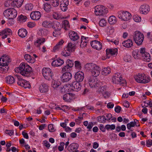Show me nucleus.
<instances>
[{"instance_id":"6","label":"nucleus","mask_w":152,"mask_h":152,"mask_svg":"<svg viewBox=\"0 0 152 152\" xmlns=\"http://www.w3.org/2000/svg\"><path fill=\"white\" fill-rule=\"evenodd\" d=\"M4 15L9 19H13L17 15V11L14 9H9L6 10L4 12Z\"/></svg>"},{"instance_id":"48","label":"nucleus","mask_w":152,"mask_h":152,"mask_svg":"<svg viewBox=\"0 0 152 152\" xmlns=\"http://www.w3.org/2000/svg\"><path fill=\"white\" fill-rule=\"evenodd\" d=\"M61 28L58 29H55L53 32V35L55 37H57L59 36L61 34L60 31Z\"/></svg>"},{"instance_id":"43","label":"nucleus","mask_w":152,"mask_h":152,"mask_svg":"<svg viewBox=\"0 0 152 152\" xmlns=\"http://www.w3.org/2000/svg\"><path fill=\"white\" fill-rule=\"evenodd\" d=\"M27 18L26 16H24L22 15H20L19 16L18 18V20L20 22H25Z\"/></svg>"},{"instance_id":"24","label":"nucleus","mask_w":152,"mask_h":152,"mask_svg":"<svg viewBox=\"0 0 152 152\" xmlns=\"http://www.w3.org/2000/svg\"><path fill=\"white\" fill-rule=\"evenodd\" d=\"M118 49L116 48L107 49L106 50V53L107 55L110 54L111 55H115L118 54Z\"/></svg>"},{"instance_id":"50","label":"nucleus","mask_w":152,"mask_h":152,"mask_svg":"<svg viewBox=\"0 0 152 152\" xmlns=\"http://www.w3.org/2000/svg\"><path fill=\"white\" fill-rule=\"evenodd\" d=\"M66 64L68 66L72 68L74 66V62L72 60L69 59H68L66 62Z\"/></svg>"},{"instance_id":"29","label":"nucleus","mask_w":152,"mask_h":152,"mask_svg":"<svg viewBox=\"0 0 152 152\" xmlns=\"http://www.w3.org/2000/svg\"><path fill=\"white\" fill-rule=\"evenodd\" d=\"M124 46L127 48H130L133 46V42L130 39L124 41L122 43Z\"/></svg>"},{"instance_id":"27","label":"nucleus","mask_w":152,"mask_h":152,"mask_svg":"<svg viewBox=\"0 0 152 152\" xmlns=\"http://www.w3.org/2000/svg\"><path fill=\"white\" fill-rule=\"evenodd\" d=\"M137 122H138V121L137 120H134V122L131 121L130 122V123H128L127 125V129L131 131H132V130H131V127H134L135 126H139V124H138V125H137V124H136Z\"/></svg>"},{"instance_id":"37","label":"nucleus","mask_w":152,"mask_h":152,"mask_svg":"<svg viewBox=\"0 0 152 152\" xmlns=\"http://www.w3.org/2000/svg\"><path fill=\"white\" fill-rule=\"evenodd\" d=\"M108 21L110 24H114L117 22L116 18L115 16L112 15L109 17Z\"/></svg>"},{"instance_id":"39","label":"nucleus","mask_w":152,"mask_h":152,"mask_svg":"<svg viewBox=\"0 0 152 152\" xmlns=\"http://www.w3.org/2000/svg\"><path fill=\"white\" fill-rule=\"evenodd\" d=\"M61 83L55 80H53L52 82L51 86L54 89H56L61 85Z\"/></svg>"},{"instance_id":"17","label":"nucleus","mask_w":152,"mask_h":152,"mask_svg":"<svg viewBox=\"0 0 152 152\" xmlns=\"http://www.w3.org/2000/svg\"><path fill=\"white\" fill-rule=\"evenodd\" d=\"M79 145L77 143H72L70 144L67 147V150L70 152H75L78 151Z\"/></svg>"},{"instance_id":"62","label":"nucleus","mask_w":152,"mask_h":152,"mask_svg":"<svg viewBox=\"0 0 152 152\" xmlns=\"http://www.w3.org/2000/svg\"><path fill=\"white\" fill-rule=\"evenodd\" d=\"M24 83H24L23 85V87H24L25 88H30L31 85L29 82L25 80V82H24Z\"/></svg>"},{"instance_id":"9","label":"nucleus","mask_w":152,"mask_h":152,"mask_svg":"<svg viewBox=\"0 0 152 152\" xmlns=\"http://www.w3.org/2000/svg\"><path fill=\"white\" fill-rule=\"evenodd\" d=\"M131 16V14L127 11L120 12L118 15V18L124 21H127L130 20Z\"/></svg>"},{"instance_id":"26","label":"nucleus","mask_w":152,"mask_h":152,"mask_svg":"<svg viewBox=\"0 0 152 152\" xmlns=\"http://www.w3.org/2000/svg\"><path fill=\"white\" fill-rule=\"evenodd\" d=\"M76 48V46L74 44L70 42L68 43L66 49L68 52H73Z\"/></svg>"},{"instance_id":"56","label":"nucleus","mask_w":152,"mask_h":152,"mask_svg":"<svg viewBox=\"0 0 152 152\" xmlns=\"http://www.w3.org/2000/svg\"><path fill=\"white\" fill-rule=\"evenodd\" d=\"M64 145L65 143L63 142H61L60 143V145L58 147V150L59 151H61L63 150Z\"/></svg>"},{"instance_id":"64","label":"nucleus","mask_w":152,"mask_h":152,"mask_svg":"<svg viewBox=\"0 0 152 152\" xmlns=\"http://www.w3.org/2000/svg\"><path fill=\"white\" fill-rule=\"evenodd\" d=\"M43 144L46 147L48 148H49L50 145L49 143L48 142V141L47 140H45L43 142Z\"/></svg>"},{"instance_id":"14","label":"nucleus","mask_w":152,"mask_h":152,"mask_svg":"<svg viewBox=\"0 0 152 152\" xmlns=\"http://www.w3.org/2000/svg\"><path fill=\"white\" fill-rule=\"evenodd\" d=\"M74 77L76 80L75 81L81 82L84 79V73L81 71H79L75 73Z\"/></svg>"},{"instance_id":"53","label":"nucleus","mask_w":152,"mask_h":152,"mask_svg":"<svg viewBox=\"0 0 152 152\" xmlns=\"http://www.w3.org/2000/svg\"><path fill=\"white\" fill-rule=\"evenodd\" d=\"M51 3L53 6L56 7L59 5V0H51Z\"/></svg>"},{"instance_id":"49","label":"nucleus","mask_w":152,"mask_h":152,"mask_svg":"<svg viewBox=\"0 0 152 152\" xmlns=\"http://www.w3.org/2000/svg\"><path fill=\"white\" fill-rule=\"evenodd\" d=\"M51 7L50 4L46 3L44 5V9L46 12H49L50 10Z\"/></svg>"},{"instance_id":"34","label":"nucleus","mask_w":152,"mask_h":152,"mask_svg":"<svg viewBox=\"0 0 152 152\" xmlns=\"http://www.w3.org/2000/svg\"><path fill=\"white\" fill-rule=\"evenodd\" d=\"M15 77H17V79L18 80V84L19 86L23 87V85L25 83L24 82H25V80L20 78V76L17 75L15 76Z\"/></svg>"},{"instance_id":"18","label":"nucleus","mask_w":152,"mask_h":152,"mask_svg":"<svg viewBox=\"0 0 152 152\" xmlns=\"http://www.w3.org/2000/svg\"><path fill=\"white\" fill-rule=\"evenodd\" d=\"M68 0H62L61 2L60 7L61 10L64 11H66L67 9V6L69 5Z\"/></svg>"},{"instance_id":"36","label":"nucleus","mask_w":152,"mask_h":152,"mask_svg":"<svg viewBox=\"0 0 152 152\" xmlns=\"http://www.w3.org/2000/svg\"><path fill=\"white\" fill-rule=\"evenodd\" d=\"M111 72L110 68L109 67H104L102 70L101 73L102 75H107L109 74Z\"/></svg>"},{"instance_id":"60","label":"nucleus","mask_w":152,"mask_h":152,"mask_svg":"<svg viewBox=\"0 0 152 152\" xmlns=\"http://www.w3.org/2000/svg\"><path fill=\"white\" fill-rule=\"evenodd\" d=\"M124 60L126 62H129L131 60V56L129 55H126L124 58Z\"/></svg>"},{"instance_id":"13","label":"nucleus","mask_w":152,"mask_h":152,"mask_svg":"<svg viewBox=\"0 0 152 152\" xmlns=\"http://www.w3.org/2000/svg\"><path fill=\"white\" fill-rule=\"evenodd\" d=\"M79 82L74 81L70 84L71 89L73 91H78L80 90L81 86Z\"/></svg>"},{"instance_id":"15","label":"nucleus","mask_w":152,"mask_h":152,"mask_svg":"<svg viewBox=\"0 0 152 152\" xmlns=\"http://www.w3.org/2000/svg\"><path fill=\"white\" fill-rule=\"evenodd\" d=\"M91 45L93 48L98 50H100L102 48L101 43L96 40L91 42Z\"/></svg>"},{"instance_id":"47","label":"nucleus","mask_w":152,"mask_h":152,"mask_svg":"<svg viewBox=\"0 0 152 152\" xmlns=\"http://www.w3.org/2000/svg\"><path fill=\"white\" fill-rule=\"evenodd\" d=\"M33 7V5L31 3L26 4L25 6V9L28 11H31Z\"/></svg>"},{"instance_id":"61","label":"nucleus","mask_w":152,"mask_h":152,"mask_svg":"<svg viewBox=\"0 0 152 152\" xmlns=\"http://www.w3.org/2000/svg\"><path fill=\"white\" fill-rule=\"evenodd\" d=\"M36 26V23L34 22H29L27 23V26L29 28H33Z\"/></svg>"},{"instance_id":"21","label":"nucleus","mask_w":152,"mask_h":152,"mask_svg":"<svg viewBox=\"0 0 152 152\" xmlns=\"http://www.w3.org/2000/svg\"><path fill=\"white\" fill-rule=\"evenodd\" d=\"M48 86L45 83H42L39 86V90L42 93H46L48 91Z\"/></svg>"},{"instance_id":"35","label":"nucleus","mask_w":152,"mask_h":152,"mask_svg":"<svg viewBox=\"0 0 152 152\" xmlns=\"http://www.w3.org/2000/svg\"><path fill=\"white\" fill-rule=\"evenodd\" d=\"M12 30L8 28L5 29L2 31L0 32V35H3V34H7L8 36V35H12Z\"/></svg>"},{"instance_id":"31","label":"nucleus","mask_w":152,"mask_h":152,"mask_svg":"<svg viewBox=\"0 0 152 152\" xmlns=\"http://www.w3.org/2000/svg\"><path fill=\"white\" fill-rule=\"evenodd\" d=\"M24 58L27 62L29 63H33L35 61V59L28 54H26L24 56Z\"/></svg>"},{"instance_id":"30","label":"nucleus","mask_w":152,"mask_h":152,"mask_svg":"<svg viewBox=\"0 0 152 152\" xmlns=\"http://www.w3.org/2000/svg\"><path fill=\"white\" fill-rule=\"evenodd\" d=\"M16 75H15L14 77L10 76L6 77V79L7 83L9 84H12L13 83L15 82V79L17 78V77H15Z\"/></svg>"},{"instance_id":"3","label":"nucleus","mask_w":152,"mask_h":152,"mask_svg":"<svg viewBox=\"0 0 152 152\" xmlns=\"http://www.w3.org/2000/svg\"><path fill=\"white\" fill-rule=\"evenodd\" d=\"M134 78L136 82L139 83H146L150 81V77L144 74H138L135 76Z\"/></svg>"},{"instance_id":"38","label":"nucleus","mask_w":152,"mask_h":152,"mask_svg":"<svg viewBox=\"0 0 152 152\" xmlns=\"http://www.w3.org/2000/svg\"><path fill=\"white\" fill-rule=\"evenodd\" d=\"M139 52V51L138 50H134L132 52V56L134 58L139 59L140 58V54Z\"/></svg>"},{"instance_id":"45","label":"nucleus","mask_w":152,"mask_h":152,"mask_svg":"<svg viewBox=\"0 0 152 152\" xmlns=\"http://www.w3.org/2000/svg\"><path fill=\"white\" fill-rule=\"evenodd\" d=\"M63 23L64 25V28L66 30H68L69 29L70 25L69 22L67 20H64L63 22Z\"/></svg>"},{"instance_id":"54","label":"nucleus","mask_w":152,"mask_h":152,"mask_svg":"<svg viewBox=\"0 0 152 152\" xmlns=\"http://www.w3.org/2000/svg\"><path fill=\"white\" fill-rule=\"evenodd\" d=\"M107 22L104 19H101L99 22V25L100 26L104 27L106 26Z\"/></svg>"},{"instance_id":"20","label":"nucleus","mask_w":152,"mask_h":152,"mask_svg":"<svg viewBox=\"0 0 152 152\" xmlns=\"http://www.w3.org/2000/svg\"><path fill=\"white\" fill-rule=\"evenodd\" d=\"M64 63L63 60L60 58H58L56 60L53 61L52 63V65L53 66H58L62 65Z\"/></svg>"},{"instance_id":"51","label":"nucleus","mask_w":152,"mask_h":152,"mask_svg":"<svg viewBox=\"0 0 152 152\" xmlns=\"http://www.w3.org/2000/svg\"><path fill=\"white\" fill-rule=\"evenodd\" d=\"M67 50H63L61 53L62 56L64 57H67L70 56L71 54V52H68Z\"/></svg>"},{"instance_id":"1","label":"nucleus","mask_w":152,"mask_h":152,"mask_svg":"<svg viewBox=\"0 0 152 152\" xmlns=\"http://www.w3.org/2000/svg\"><path fill=\"white\" fill-rule=\"evenodd\" d=\"M31 68L25 63H22L19 67L15 69V72L20 73L22 75L25 77L29 76L31 72Z\"/></svg>"},{"instance_id":"63","label":"nucleus","mask_w":152,"mask_h":152,"mask_svg":"<svg viewBox=\"0 0 152 152\" xmlns=\"http://www.w3.org/2000/svg\"><path fill=\"white\" fill-rule=\"evenodd\" d=\"M107 31L109 32L110 34L113 33L114 31V28L112 26H109L108 27Z\"/></svg>"},{"instance_id":"11","label":"nucleus","mask_w":152,"mask_h":152,"mask_svg":"<svg viewBox=\"0 0 152 152\" xmlns=\"http://www.w3.org/2000/svg\"><path fill=\"white\" fill-rule=\"evenodd\" d=\"M10 61L11 60L9 56H4L0 58V66H7L8 64Z\"/></svg>"},{"instance_id":"25","label":"nucleus","mask_w":152,"mask_h":152,"mask_svg":"<svg viewBox=\"0 0 152 152\" xmlns=\"http://www.w3.org/2000/svg\"><path fill=\"white\" fill-rule=\"evenodd\" d=\"M74 95L72 93H68L64 95L63 99L66 102H70L72 99Z\"/></svg>"},{"instance_id":"12","label":"nucleus","mask_w":152,"mask_h":152,"mask_svg":"<svg viewBox=\"0 0 152 152\" xmlns=\"http://www.w3.org/2000/svg\"><path fill=\"white\" fill-rule=\"evenodd\" d=\"M72 77V74L69 72L64 73L61 77V80L63 82H67L69 81Z\"/></svg>"},{"instance_id":"42","label":"nucleus","mask_w":152,"mask_h":152,"mask_svg":"<svg viewBox=\"0 0 152 152\" xmlns=\"http://www.w3.org/2000/svg\"><path fill=\"white\" fill-rule=\"evenodd\" d=\"M144 61L147 62H149L151 60L150 55L148 53H146L144 56L142 57Z\"/></svg>"},{"instance_id":"59","label":"nucleus","mask_w":152,"mask_h":152,"mask_svg":"<svg viewBox=\"0 0 152 152\" xmlns=\"http://www.w3.org/2000/svg\"><path fill=\"white\" fill-rule=\"evenodd\" d=\"M53 17L54 19L56 20H58L61 18L60 15L56 12H54L53 13Z\"/></svg>"},{"instance_id":"52","label":"nucleus","mask_w":152,"mask_h":152,"mask_svg":"<svg viewBox=\"0 0 152 152\" xmlns=\"http://www.w3.org/2000/svg\"><path fill=\"white\" fill-rule=\"evenodd\" d=\"M139 51V53L140 54V56H141L142 57L144 56L145 53H147V52L145 51V48H141Z\"/></svg>"},{"instance_id":"2","label":"nucleus","mask_w":152,"mask_h":152,"mask_svg":"<svg viewBox=\"0 0 152 152\" xmlns=\"http://www.w3.org/2000/svg\"><path fill=\"white\" fill-rule=\"evenodd\" d=\"M85 67L88 70L91 71L92 75L94 77H97L99 75L101 71L100 66L96 64L90 63L87 64Z\"/></svg>"},{"instance_id":"8","label":"nucleus","mask_w":152,"mask_h":152,"mask_svg":"<svg viewBox=\"0 0 152 152\" xmlns=\"http://www.w3.org/2000/svg\"><path fill=\"white\" fill-rule=\"evenodd\" d=\"M88 80V81L91 88H96L100 86L101 82L96 79H94L93 77H89Z\"/></svg>"},{"instance_id":"23","label":"nucleus","mask_w":152,"mask_h":152,"mask_svg":"<svg viewBox=\"0 0 152 152\" xmlns=\"http://www.w3.org/2000/svg\"><path fill=\"white\" fill-rule=\"evenodd\" d=\"M23 1L24 0H14L11 1V5L13 7H19L21 6Z\"/></svg>"},{"instance_id":"55","label":"nucleus","mask_w":152,"mask_h":152,"mask_svg":"<svg viewBox=\"0 0 152 152\" xmlns=\"http://www.w3.org/2000/svg\"><path fill=\"white\" fill-rule=\"evenodd\" d=\"M96 91V92L99 94L103 93L104 91H105V88L103 86L101 87L99 86Z\"/></svg>"},{"instance_id":"5","label":"nucleus","mask_w":152,"mask_h":152,"mask_svg":"<svg viewBox=\"0 0 152 152\" xmlns=\"http://www.w3.org/2000/svg\"><path fill=\"white\" fill-rule=\"evenodd\" d=\"M94 12L96 15H104L108 12L107 8L102 5H98L94 7Z\"/></svg>"},{"instance_id":"16","label":"nucleus","mask_w":152,"mask_h":152,"mask_svg":"<svg viewBox=\"0 0 152 152\" xmlns=\"http://www.w3.org/2000/svg\"><path fill=\"white\" fill-rule=\"evenodd\" d=\"M69 35L70 39L73 41H76L79 38L77 33L72 31H69Z\"/></svg>"},{"instance_id":"44","label":"nucleus","mask_w":152,"mask_h":152,"mask_svg":"<svg viewBox=\"0 0 152 152\" xmlns=\"http://www.w3.org/2000/svg\"><path fill=\"white\" fill-rule=\"evenodd\" d=\"M98 121L100 123H104L106 122V118L104 116H101L97 117Z\"/></svg>"},{"instance_id":"10","label":"nucleus","mask_w":152,"mask_h":152,"mask_svg":"<svg viewBox=\"0 0 152 152\" xmlns=\"http://www.w3.org/2000/svg\"><path fill=\"white\" fill-rule=\"evenodd\" d=\"M113 83L116 84H122L125 81L122 79L121 75L119 73H115L112 78Z\"/></svg>"},{"instance_id":"19","label":"nucleus","mask_w":152,"mask_h":152,"mask_svg":"<svg viewBox=\"0 0 152 152\" xmlns=\"http://www.w3.org/2000/svg\"><path fill=\"white\" fill-rule=\"evenodd\" d=\"M30 16L31 18L34 20H39L41 16V13L39 11H36L32 12L30 14Z\"/></svg>"},{"instance_id":"58","label":"nucleus","mask_w":152,"mask_h":152,"mask_svg":"<svg viewBox=\"0 0 152 152\" xmlns=\"http://www.w3.org/2000/svg\"><path fill=\"white\" fill-rule=\"evenodd\" d=\"M75 66L76 68L80 69L81 67V64L79 61H75Z\"/></svg>"},{"instance_id":"41","label":"nucleus","mask_w":152,"mask_h":152,"mask_svg":"<svg viewBox=\"0 0 152 152\" xmlns=\"http://www.w3.org/2000/svg\"><path fill=\"white\" fill-rule=\"evenodd\" d=\"M52 27L55 29H58L61 28V25L59 22H55L53 23H52Z\"/></svg>"},{"instance_id":"4","label":"nucleus","mask_w":152,"mask_h":152,"mask_svg":"<svg viewBox=\"0 0 152 152\" xmlns=\"http://www.w3.org/2000/svg\"><path fill=\"white\" fill-rule=\"evenodd\" d=\"M144 39L143 34L139 31H136L134 34L133 39L138 45L142 44Z\"/></svg>"},{"instance_id":"22","label":"nucleus","mask_w":152,"mask_h":152,"mask_svg":"<svg viewBox=\"0 0 152 152\" xmlns=\"http://www.w3.org/2000/svg\"><path fill=\"white\" fill-rule=\"evenodd\" d=\"M140 10L142 14H147L149 11V6L146 4L142 5L140 8Z\"/></svg>"},{"instance_id":"33","label":"nucleus","mask_w":152,"mask_h":152,"mask_svg":"<svg viewBox=\"0 0 152 152\" xmlns=\"http://www.w3.org/2000/svg\"><path fill=\"white\" fill-rule=\"evenodd\" d=\"M45 41V39L44 38H38L34 42L35 46L39 47L40 45L43 44Z\"/></svg>"},{"instance_id":"40","label":"nucleus","mask_w":152,"mask_h":152,"mask_svg":"<svg viewBox=\"0 0 152 152\" xmlns=\"http://www.w3.org/2000/svg\"><path fill=\"white\" fill-rule=\"evenodd\" d=\"M42 25L45 27L50 28L52 27V23L50 22L45 21L43 22Z\"/></svg>"},{"instance_id":"57","label":"nucleus","mask_w":152,"mask_h":152,"mask_svg":"<svg viewBox=\"0 0 152 152\" xmlns=\"http://www.w3.org/2000/svg\"><path fill=\"white\" fill-rule=\"evenodd\" d=\"M134 20L137 22H139L141 21V18L140 17L138 16L134 15L133 17Z\"/></svg>"},{"instance_id":"7","label":"nucleus","mask_w":152,"mask_h":152,"mask_svg":"<svg viewBox=\"0 0 152 152\" xmlns=\"http://www.w3.org/2000/svg\"><path fill=\"white\" fill-rule=\"evenodd\" d=\"M42 74L44 78L48 80L52 78L53 75L51 70L48 68H43L42 70Z\"/></svg>"},{"instance_id":"32","label":"nucleus","mask_w":152,"mask_h":152,"mask_svg":"<svg viewBox=\"0 0 152 152\" xmlns=\"http://www.w3.org/2000/svg\"><path fill=\"white\" fill-rule=\"evenodd\" d=\"M70 87V84L65 85L61 87V91L63 94L65 92H68L69 91Z\"/></svg>"},{"instance_id":"28","label":"nucleus","mask_w":152,"mask_h":152,"mask_svg":"<svg viewBox=\"0 0 152 152\" xmlns=\"http://www.w3.org/2000/svg\"><path fill=\"white\" fill-rule=\"evenodd\" d=\"M18 34L20 37L23 38L26 36L27 34V32L26 29L21 28L18 30Z\"/></svg>"},{"instance_id":"46","label":"nucleus","mask_w":152,"mask_h":152,"mask_svg":"<svg viewBox=\"0 0 152 152\" xmlns=\"http://www.w3.org/2000/svg\"><path fill=\"white\" fill-rule=\"evenodd\" d=\"M72 69V68L68 66L66 64L62 68V71L64 72H69Z\"/></svg>"}]
</instances>
